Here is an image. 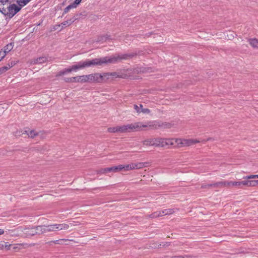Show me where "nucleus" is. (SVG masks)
<instances>
[{"label":"nucleus","instance_id":"c756f323","mask_svg":"<svg viewBox=\"0 0 258 258\" xmlns=\"http://www.w3.org/2000/svg\"><path fill=\"white\" fill-rule=\"evenodd\" d=\"M11 67L10 66H5V67L1 68H0V75L2 73L5 72L9 69H10L11 68Z\"/></svg>","mask_w":258,"mask_h":258},{"label":"nucleus","instance_id":"423d86ee","mask_svg":"<svg viewBox=\"0 0 258 258\" xmlns=\"http://www.w3.org/2000/svg\"><path fill=\"white\" fill-rule=\"evenodd\" d=\"M21 8L15 4H9L3 10L2 13L5 16L6 19H11L21 10Z\"/></svg>","mask_w":258,"mask_h":258},{"label":"nucleus","instance_id":"39448f33","mask_svg":"<svg viewBox=\"0 0 258 258\" xmlns=\"http://www.w3.org/2000/svg\"><path fill=\"white\" fill-rule=\"evenodd\" d=\"M145 167L143 162L131 163L126 165H119L116 166H113V172H117L120 171H128L135 169H139Z\"/></svg>","mask_w":258,"mask_h":258},{"label":"nucleus","instance_id":"0eeeda50","mask_svg":"<svg viewBox=\"0 0 258 258\" xmlns=\"http://www.w3.org/2000/svg\"><path fill=\"white\" fill-rule=\"evenodd\" d=\"M98 81L99 83H102L107 81L111 78H117L118 75L116 73H103L102 74H99Z\"/></svg>","mask_w":258,"mask_h":258},{"label":"nucleus","instance_id":"f8f14e48","mask_svg":"<svg viewBox=\"0 0 258 258\" xmlns=\"http://www.w3.org/2000/svg\"><path fill=\"white\" fill-rule=\"evenodd\" d=\"M35 234H41L44 233L48 232L47 225L38 226L35 228Z\"/></svg>","mask_w":258,"mask_h":258},{"label":"nucleus","instance_id":"37998d69","mask_svg":"<svg viewBox=\"0 0 258 258\" xmlns=\"http://www.w3.org/2000/svg\"><path fill=\"white\" fill-rule=\"evenodd\" d=\"M2 108L3 109H4V108H3V107H2V106H0V109H2Z\"/></svg>","mask_w":258,"mask_h":258},{"label":"nucleus","instance_id":"2eb2a0df","mask_svg":"<svg viewBox=\"0 0 258 258\" xmlns=\"http://www.w3.org/2000/svg\"><path fill=\"white\" fill-rule=\"evenodd\" d=\"M46 61L47 58L44 56H42L34 59L31 63L33 64L43 63L45 62Z\"/></svg>","mask_w":258,"mask_h":258},{"label":"nucleus","instance_id":"6ab92c4d","mask_svg":"<svg viewBox=\"0 0 258 258\" xmlns=\"http://www.w3.org/2000/svg\"><path fill=\"white\" fill-rule=\"evenodd\" d=\"M13 48V45L12 43H9L7 44L6 46L4 47L3 49H2L1 51L5 52L6 55L7 53L9 52Z\"/></svg>","mask_w":258,"mask_h":258},{"label":"nucleus","instance_id":"7ed1b4c3","mask_svg":"<svg viewBox=\"0 0 258 258\" xmlns=\"http://www.w3.org/2000/svg\"><path fill=\"white\" fill-rule=\"evenodd\" d=\"M143 146H154L155 147H168L169 141L168 138H148L142 141Z\"/></svg>","mask_w":258,"mask_h":258},{"label":"nucleus","instance_id":"b1692460","mask_svg":"<svg viewBox=\"0 0 258 258\" xmlns=\"http://www.w3.org/2000/svg\"><path fill=\"white\" fill-rule=\"evenodd\" d=\"M77 83H85L86 82V75L78 76H77Z\"/></svg>","mask_w":258,"mask_h":258},{"label":"nucleus","instance_id":"79ce46f5","mask_svg":"<svg viewBox=\"0 0 258 258\" xmlns=\"http://www.w3.org/2000/svg\"><path fill=\"white\" fill-rule=\"evenodd\" d=\"M4 233V230L0 229V235L3 234Z\"/></svg>","mask_w":258,"mask_h":258},{"label":"nucleus","instance_id":"a211bd4d","mask_svg":"<svg viewBox=\"0 0 258 258\" xmlns=\"http://www.w3.org/2000/svg\"><path fill=\"white\" fill-rule=\"evenodd\" d=\"M25 245L24 243H16L14 245H12L11 249H13L15 251H18L22 248H23Z\"/></svg>","mask_w":258,"mask_h":258},{"label":"nucleus","instance_id":"e433bc0d","mask_svg":"<svg viewBox=\"0 0 258 258\" xmlns=\"http://www.w3.org/2000/svg\"><path fill=\"white\" fill-rule=\"evenodd\" d=\"M141 112L144 114H149L150 113V110L148 108H143V107L141 109Z\"/></svg>","mask_w":258,"mask_h":258},{"label":"nucleus","instance_id":"a878e982","mask_svg":"<svg viewBox=\"0 0 258 258\" xmlns=\"http://www.w3.org/2000/svg\"><path fill=\"white\" fill-rule=\"evenodd\" d=\"M74 20L73 19L68 20L61 23V25L63 26H70L74 22Z\"/></svg>","mask_w":258,"mask_h":258},{"label":"nucleus","instance_id":"393cba45","mask_svg":"<svg viewBox=\"0 0 258 258\" xmlns=\"http://www.w3.org/2000/svg\"><path fill=\"white\" fill-rule=\"evenodd\" d=\"M77 76L71 78H68L64 79L66 82L67 83H77Z\"/></svg>","mask_w":258,"mask_h":258},{"label":"nucleus","instance_id":"f257e3e1","mask_svg":"<svg viewBox=\"0 0 258 258\" xmlns=\"http://www.w3.org/2000/svg\"><path fill=\"white\" fill-rule=\"evenodd\" d=\"M126 54L117 55L110 57H104L102 58H94L92 60H85L87 68L92 66H100L104 63H115L122 59L127 58Z\"/></svg>","mask_w":258,"mask_h":258},{"label":"nucleus","instance_id":"aec40b11","mask_svg":"<svg viewBox=\"0 0 258 258\" xmlns=\"http://www.w3.org/2000/svg\"><path fill=\"white\" fill-rule=\"evenodd\" d=\"M71 73V70L69 68L64 69V70L59 72L56 75V77L63 76L67 74Z\"/></svg>","mask_w":258,"mask_h":258},{"label":"nucleus","instance_id":"bb28decb","mask_svg":"<svg viewBox=\"0 0 258 258\" xmlns=\"http://www.w3.org/2000/svg\"><path fill=\"white\" fill-rule=\"evenodd\" d=\"M134 107V109L136 110V111L138 113H141V109H142V107H143L142 104H140L139 106H138L136 104H135Z\"/></svg>","mask_w":258,"mask_h":258},{"label":"nucleus","instance_id":"2f4dec72","mask_svg":"<svg viewBox=\"0 0 258 258\" xmlns=\"http://www.w3.org/2000/svg\"><path fill=\"white\" fill-rule=\"evenodd\" d=\"M74 8V6H73L72 4H70L64 9V13L66 14L68 13L71 9Z\"/></svg>","mask_w":258,"mask_h":258},{"label":"nucleus","instance_id":"1a4fd4ad","mask_svg":"<svg viewBox=\"0 0 258 258\" xmlns=\"http://www.w3.org/2000/svg\"><path fill=\"white\" fill-rule=\"evenodd\" d=\"M87 68L85 61H81L78 62L76 64L73 65L69 67L72 72H77L78 70H82Z\"/></svg>","mask_w":258,"mask_h":258},{"label":"nucleus","instance_id":"cd10ccee","mask_svg":"<svg viewBox=\"0 0 258 258\" xmlns=\"http://www.w3.org/2000/svg\"><path fill=\"white\" fill-rule=\"evenodd\" d=\"M258 178V174H255V175H247V176H244L243 177V178L244 179H253V178Z\"/></svg>","mask_w":258,"mask_h":258},{"label":"nucleus","instance_id":"ddd939ff","mask_svg":"<svg viewBox=\"0 0 258 258\" xmlns=\"http://www.w3.org/2000/svg\"><path fill=\"white\" fill-rule=\"evenodd\" d=\"M247 41L249 45L253 49H258V39L256 38H249L247 39Z\"/></svg>","mask_w":258,"mask_h":258},{"label":"nucleus","instance_id":"f03ea898","mask_svg":"<svg viewBox=\"0 0 258 258\" xmlns=\"http://www.w3.org/2000/svg\"><path fill=\"white\" fill-rule=\"evenodd\" d=\"M157 126H160V125L158 124L157 122L150 121L147 124H143L141 122H137L134 123L121 125V127L122 133H125L135 131L140 128L141 127H146L148 126L156 127Z\"/></svg>","mask_w":258,"mask_h":258},{"label":"nucleus","instance_id":"ea45409f","mask_svg":"<svg viewBox=\"0 0 258 258\" xmlns=\"http://www.w3.org/2000/svg\"><path fill=\"white\" fill-rule=\"evenodd\" d=\"M209 184H207V185H202V188H206V187H213V186H209Z\"/></svg>","mask_w":258,"mask_h":258},{"label":"nucleus","instance_id":"5701e85b","mask_svg":"<svg viewBox=\"0 0 258 258\" xmlns=\"http://www.w3.org/2000/svg\"><path fill=\"white\" fill-rule=\"evenodd\" d=\"M26 134L30 138H33L37 135V132L34 130L26 131Z\"/></svg>","mask_w":258,"mask_h":258},{"label":"nucleus","instance_id":"4be33fe9","mask_svg":"<svg viewBox=\"0 0 258 258\" xmlns=\"http://www.w3.org/2000/svg\"><path fill=\"white\" fill-rule=\"evenodd\" d=\"M57 231V224L47 225V231L53 232Z\"/></svg>","mask_w":258,"mask_h":258},{"label":"nucleus","instance_id":"4468645a","mask_svg":"<svg viewBox=\"0 0 258 258\" xmlns=\"http://www.w3.org/2000/svg\"><path fill=\"white\" fill-rule=\"evenodd\" d=\"M107 131L109 133H122L121 125L115 126L113 127H109Z\"/></svg>","mask_w":258,"mask_h":258},{"label":"nucleus","instance_id":"f3484780","mask_svg":"<svg viewBox=\"0 0 258 258\" xmlns=\"http://www.w3.org/2000/svg\"><path fill=\"white\" fill-rule=\"evenodd\" d=\"M31 0H16V3L21 9L27 5Z\"/></svg>","mask_w":258,"mask_h":258},{"label":"nucleus","instance_id":"72a5a7b5","mask_svg":"<svg viewBox=\"0 0 258 258\" xmlns=\"http://www.w3.org/2000/svg\"><path fill=\"white\" fill-rule=\"evenodd\" d=\"M109 172H113L112 167L105 168L103 170V173H106Z\"/></svg>","mask_w":258,"mask_h":258},{"label":"nucleus","instance_id":"c85d7f7f","mask_svg":"<svg viewBox=\"0 0 258 258\" xmlns=\"http://www.w3.org/2000/svg\"><path fill=\"white\" fill-rule=\"evenodd\" d=\"M230 186H235L240 187L241 186V181H230Z\"/></svg>","mask_w":258,"mask_h":258},{"label":"nucleus","instance_id":"f704fd0d","mask_svg":"<svg viewBox=\"0 0 258 258\" xmlns=\"http://www.w3.org/2000/svg\"><path fill=\"white\" fill-rule=\"evenodd\" d=\"M82 1V0H75L72 5L74 6L75 8H76L77 6L80 4Z\"/></svg>","mask_w":258,"mask_h":258},{"label":"nucleus","instance_id":"9b49d317","mask_svg":"<svg viewBox=\"0 0 258 258\" xmlns=\"http://www.w3.org/2000/svg\"><path fill=\"white\" fill-rule=\"evenodd\" d=\"M209 186H213L215 187H229L230 186V181H222L211 184Z\"/></svg>","mask_w":258,"mask_h":258},{"label":"nucleus","instance_id":"473e14b6","mask_svg":"<svg viewBox=\"0 0 258 258\" xmlns=\"http://www.w3.org/2000/svg\"><path fill=\"white\" fill-rule=\"evenodd\" d=\"M74 8V6H73L72 4H70L64 9V13L66 14L68 13L71 9Z\"/></svg>","mask_w":258,"mask_h":258},{"label":"nucleus","instance_id":"4c0bfd02","mask_svg":"<svg viewBox=\"0 0 258 258\" xmlns=\"http://www.w3.org/2000/svg\"><path fill=\"white\" fill-rule=\"evenodd\" d=\"M4 244V247L7 248V250L11 249V247H12L11 244H10L8 242H5V244Z\"/></svg>","mask_w":258,"mask_h":258},{"label":"nucleus","instance_id":"58836bf2","mask_svg":"<svg viewBox=\"0 0 258 258\" xmlns=\"http://www.w3.org/2000/svg\"><path fill=\"white\" fill-rule=\"evenodd\" d=\"M6 56L5 52L0 51V61Z\"/></svg>","mask_w":258,"mask_h":258},{"label":"nucleus","instance_id":"7c9ffc66","mask_svg":"<svg viewBox=\"0 0 258 258\" xmlns=\"http://www.w3.org/2000/svg\"><path fill=\"white\" fill-rule=\"evenodd\" d=\"M258 185V180H249V187H253Z\"/></svg>","mask_w":258,"mask_h":258},{"label":"nucleus","instance_id":"a19ab883","mask_svg":"<svg viewBox=\"0 0 258 258\" xmlns=\"http://www.w3.org/2000/svg\"><path fill=\"white\" fill-rule=\"evenodd\" d=\"M4 248V244L3 243L0 242V249H3Z\"/></svg>","mask_w":258,"mask_h":258},{"label":"nucleus","instance_id":"c9c22d12","mask_svg":"<svg viewBox=\"0 0 258 258\" xmlns=\"http://www.w3.org/2000/svg\"><path fill=\"white\" fill-rule=\"evenodd\" d=\"M241 185H244L249 187V180H244L241 181Z\"/></svg>","mask_w":258,"mask_h":258},{"label":"nucleus","instance_id":"9d476101","mask_svg":"<svg viewBox=\"0 0 258 258\" xmlns=\"http://www.w3.org/2000/svg\"><path fill=\"white\" fill-rule=\"evenodd\" d=\"M174 213V210L173 209H165L162 211L156 212L154 213L153 217H157L159 216H162L163 215H170Z\"/></svg>","mask_w":258,"mask_h":258},{"label":"nucleus","instance_id":"dca6fc26","mask_svg":"<svg viewBox=\"0 0 258 258\" xmlns=\"http://www.w3.org/2000/svg\"><path fill=\"white\" fill-rule=\"evenodd\" d=\"M9 4V0H0V12L2 13Z\"/></svg>","mask_w":258,"mask_h":258},{"label":"nucleus","instance_id":"20e7f679","mask_svg":"<svg viewBox=\"0 0 258 258\" xmlns=\"http://www.w3.org/2000/svg\"><path fill=\"white\" fill-rule=\"evenodd\" d=\"M168 140L169 141L168 147L170 146H175L180 148L189 146L199 142V141L197 140L185 139L181 138H168Z\"/></svg>","mask_w":258,"mask_h":258},{"label":"nucleus","instance_id":"6e6552de","mask_svg":"<svg viewBox=\"0 0 258 258\" xmlns=\"http://www.w3.org/2000/svg\"><path fill=\"white\" fill-rule=\"evenodd\" d=\"M86 82L89 83H99L98 77L99 73H93L89 75H86Z\"/></svg>","mask_w":258,"mask_h":258},{"label":"nucleus","instance_id":"412c9836","mask_svg":"<svg viewBox=\"0 0 258 258\" xmlns=\"http://www.w3.org/2000/svg\"><path fill=\"white\" fill-rule=\"evenodd\" d=\"M57 230H67L69 229V225L66 223L57 224Z\"/></svg>","mask_w":258,"mask_h":258}]
</instances>
